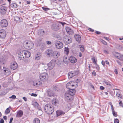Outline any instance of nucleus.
I'll return each instance as SVG.
<instances>
[{"mask_svg":"<svg viewBox=\"0 0 123 123\" xmlns=\"http://www.w3.org/2000/svg\"><path fill=\"white\" fill-rule=\"evenodd\" d=\"M44 110L46 113L49 114H52L54 110L53 107H52L51 105L50 104H47L45 105Z\"/></svg>","mask_w":123,"mask_h":123,"instance_id":"obj_1","label":"nucleus"},{"mask_svg":"<svg viewBox=\"0 0 123 123\" xmlns=\"http://www.w3.org/2000/svg\"><path fill=\"white\" fill-rule=\"evenodd\" d=\"M24 46L26 49H31L34 47V44L31 41H25L24 43Z\"/></svg>","mask_w":123,"mask_h":123,"instance_id":"obj_2","label":"nucleus"},{"mask_svg":"<svg viewBox=\"0 0 123 123\" xmlns=\"http://www.w3.org/2000/svg\"><path fill=\"white\" fill-rule=\"evenodd\" d=\"M48 76V75L46 73H44L40 74V79L41 80L43 81H45L47 80Z\"/></svg>","mask_w":123,"mask_h":123,"instance_id":"obj_3","label":"nucleus"},{"mask_svg":"<svg viewBox=\"0 0 123 123\" xmlns=\"http://www.w3.org/2000/svg\"><path fill=\"white\" fill-rule=\"evenodd\" d=\"M75 82L70 81L66 85V87L68 89H70L71 87L75 86V87L77 86L78 84Z\"/></svg>","mask_w":123,"mask_h":123,"instance_id":"obj_4","label":"nucleus"},{"mask_svg":"<svg viewBox=\"0 0 123 123\" xmlns=\"http://www.w3.org/2000/svg\"><path fill=\"white\" fill-rule=\"evenodd\" d=\"M55 62L54 60H52L48 64V68L50 70L52 69L55 66Z\"/></svg>","mask_w":123,"mask_h":123,"instance_id":"obj_5","label":"nucleus"},{"mask_svg":"<svg viewBox=\"0 0 123 123\" xmlns=\"http://www.w3.org/2000/svg\"><path fill=\"white\" fill-rule=\"evenodd\" d=\"M8 25V21L6 19H3L1 20L0 22V25L1 27H6Z\"/></svg>","mask_w":123,"mask_h":123,"instance_id":"obj_6","label":"nucleus"},{"mask_svg":"<svg viewBox=\"0 0 123 123\" xmlns=\"http://www.w3.org/2000/svg\"><path fill=\"white\" fill-rule=\"evenodd\" d=\"M22 53L23 54L25 58H28L30 57L31 56V53L28 51L24 50L21 51Z\"/></svg>","mask_w":123,"mask_h":123,"instance_id":"obj_7","label":"nucleus"},{"mask_svg":"<svg viewBox=\"0 0 123 123\" xmlns=\"http://www.w3.org/2000/svg\"><path fill=\"white\" fill-rule=\"evenodd\" d=\"M6 32L4 29L0 30V38H5L6 36Z\"/></svg>","mask_w":123,"mask_h":123,"instance_id":"obj_8","label":"nucleus"},{"mask_svg":"<svg viewBox=\"0 0 123 123\" xmlns=\"http://www.w3.org/2000/svg\"><path fill=\"white\" fill-rule=\"evenodd\" d=\"M18 67V65L17 63L15 62H12L10 65V67L11 69L13 70L16 69Z\"/></svg>","mask_w":123,"mask_h":123,"instance_id":"obj_9","label":"nucleus"},{"mask_svg":"<svg viewBox=\"0 0 123 123\" xmlns=\"http://www.w3.org/2000/svg\"><path fill=\"white\" fill-rule=\"evenodd\" d=\"M55 45L56 48L58 49H61L63 47V43L60 41L56 42L55 43Z\"/></svg>","mask_w":123,"mask_h":123,"instance_id":"obj_10","label":"nucleus"},{"mask_svg":"<svg viewBox=\"0 0 123 123\" xmlns=\"http://www.w3.org/2000/svg\"><path fill=\"white\" fill-rule=\"evenodd\" d=\"M53 51L52 49H48L45 52L46 56L48 57H52Z\"/></svg>","mask_w":123,"mask_h":123,"instance_id":"obj_11","label":"nucleus"},{"mask_svg":"<svg viewBox=\"0 0 123 123\" xmlns=\"http://www.w3.org/2000/svg\"><path fill=\"white\" fill-rule=\"evenodd\" d=\"M7 8L5 6H2L1 7L0 9V12L2 14H5Z\"/></svg>","mask_w":123,"mask_h":123,"instance_id":"obj_12","label":"nucleus"},{"mask_svg":"<svg viewBox=\"0 0 123 123\" xmlns=\"http://www.w3.org/2000/svg\"><path fill=\"white\" fill-rule=\"evenodd\" d=\"M60 55V53L58 51H53L52 57L54 58H57Z\"/></svg>","mask_w":123,"mask_h":123,"instance_id":"obj_13","label":"nucleus"},{"mask_svg":"<svg viewBox=\"0 0 123 123\" xmlns=\"http://www.w3.org/2000/svg\"><path fill=\"white\" fill-rule=\"evenodd\" d=\"M69 60L71 63H74L77 61L76 58L73 56H71L69 58Z\"/></svg>","mask_w":123,"mask_h":123,"instance_id":"obj_14","label":"nucleus"},{"mask_svg":"<svg viewBox=\"0 0 123 123\" xmlns=\"http://www.w3.org/2000/svg\"><path fill=\"white\" fill-rule=\"evenodd\" d=\"M115 56V57L119 60H123V55L121 54L118 53H116Z\"/></svg>","mask_w":123,"mask_h":123,"instance_id":"obj_15","label":"nucleus"},{"mask_svg":"<svg viewBox=\"0 0 123 123\" xmlns=\"http://www.w3.org/2000/svg\"><path fill=\"white\" fill-rule=\"evenodd\" d=\"M65 97L66 99L68 100H70L72 99H73V96L68 93H65Z\"/></svg>","mask_w":123,"mask_h":123,"instance_id":"obj_16","label":"nucleus"},{"mask_svg":"<svg viewBox=\"0 0 123 123\" xmlns=\"http://www.w3.org/2000/svg\"><path fill=\"white\" fill-rule=\"evenodd\" d=\"M23 114V112L21 110L18 111L16 113V117H20Z\"/></svg>","mask_w":123,"mask_h":123,"instance_id":"obj_17","label":"nucleus"},{"mask_svg":"<svg viewBox=\"0 0 123 123\" xmlns=\"http://www.w3.org/2000/svg\"><path fill=\"white\" fill-rule=\"evenodd\" d=\"M3 70L5 74L6 75H8L10 73V70L8 68H4Z\"/></svg>","mask_w":123,"mask_h":123,"instance_id":"obj_18","label":"nucleus"},{"mask_svg":"<svg viewBox=\"0 0 123 123\" xmlns=\"http://www.w3.org/2000/svg\"><path fill=\"white\" fill-rule=\"evenodd\" d=\"M18 57V59L20 60H22L24 59L25 58L24 55L23 53H22L21 51L19 53Z\"/></svg>","mask_w":123,"mask_h":123,"instance_id":"obj_19","label":"nucleus"},{"mask_svg":"<svg viewBox=\"0 0 123 123\" xmlns=\"http://www.w3.org/2000/svg\"><path fill=\"white\" fill-rule=\"evenodd\" d=\"M74 37L77 41L79 43L81 40V37L78 34H76L75 35Z\"/></svg>","mask_w":123,"mask_h":123,"instance_id":"obj_20","label":"nucleus"},{"mask_svg":"<svg viewBox=\"0 0 123 123\" xmlns=\"http://www.w3.org/2000/svg\"><path fill=\"white\" fill-rule=\"evenodd\" d=\"M75 92V90L74 89H70L68 92V93L71 95L73 96L74 95Z\"/></svg>","mask_w":123,"mask_h":123,"instance_id":"obj_21","label":"nucleus"},{"mask_svg":"<svg viewBox=\"0 0 123 123\" xmlns=\"http://www.w3.org/2000/svg\"><path fill=\"white\" fill-rule=\"evenodd\" d=\"M42 38H40L38 39L35 44V45L37 46H38L40 45L41 44V42L42 41Z\"/></svg>","mask_w":123,"mask_h":123,"instance_id":"obj_22","label":"nucleus"},{"mask_svg":"<svg viewBox=\"0 0 123 123\" xmlns=\"http://www.w3.org/2000/svg\"><path fill=\"white\" fill-rule=\"evenodd\" d=\"M103 84L105 85L110 87L111 86L110 82L108 81L105 80L103 81Z\"/></svg>","mask_w":123,"mask_h":123,"instance_id":"obj_23","label":"nucleus"},{"mask_svg":"<svg viewBox=\"0 0 123 123\" xmlns=\"http://www.w3.org/2000/svg\"><path fill=\"white\" fill-rule=\"evenodd\" d=\"M56 113L57 116H58L62 114H65V113L63 112L61 110H57L56 111Z\"/></svg>","mask_w":123,"mask_h":123,"instance_id":"obj_24","label":"nucleus"},{"mask_svg":"<svg viewBox=\"0 0 123 123\" xmlns=\"http://www.w3.org/2000/svg\"><path fill=\"white\" fill-rule=\"evenodd\" d=\"M75 75V74L72 72H69L68 74L69 78H71Z\"/></svg>","mask_w":123,"mask_h":123,"instance_id":"obj_25","label":"nucleus"},{"mask_svg":"<svg viewBox=\"0 0 123 123\" xmlns=\"http://www.w3.org/2000/svg\"><path fill=\"white\" fill-rule=\"evenodd\" d=\"M79 48L80 51L82 52H83L85 50L84 46L82 45H80L79 46Z\"/></svg>","mask_w":123,"mask_h":123,"instance_id":"obj_26","label":"nucleus"},{"mask_svg":"<svg viewBox=\"0 0 123 123\" xmlns=\"http://www.w3.org/2000/svg\"><path fill=\"white\" fill-rule=\"evenodd\" d=\"M33 123H40V120L38 118H35L33 120Z\"/></svg>","mask_w":123,"mask_h":123,"instance_id":"obj_27","label":"nucleus"},{"mask_svg":"<svg viewBox=\"0 0 123 123\" xmlns=\"http://www.w3.org/2000/svg\"><path fill=\"white\" fill-rule=\"evenodd\" d=\"M66 31L68 34H70V32L72 30L69 27H66Z\"/></svg>","mask_w":123,"mask_h":123,"instance_id":"obj_28","label":"nucleus"},{"mask_svg":"<svg viewBox=\"0 0 123 123\" xmlns=\"http://www.w3.org/2000/svg\"><path fill=\"white\" fill-rule=\"evenodd\" d=\"M10 111V108L9 107L6 109L5 111V114H7L9 113Z\"/></svg>","mask_w":123,"mask_h":123,"instance_id":"obj_29","label":"nucleus"},{"mask_svg":"<svg viewBox=\"0 0 123 123\" xmlns=\"http://www.w3.org/2000/svg\"><path fill=\"white\" fill-rule=\"evenodd\" d=\"M63 62L65 63H68V59L66 56H64L63 57Z\"/></svg>","mask_w":123,"mask_h":123,"instance_id":"obj_30","label":"nucleus"},{"mask_svg":"<svg viewBox=\"0 0 123 123\" xmlns=\"http://www.w3.org/2000/svg\"><path fill=\"white\" fill-rule=\"evenodd\" d=\"M41 57V54L39 53V55L38 54H37V56H36L35 58V59L36 60H38L40 59Z\"/></svg>","mask_w":123,"mask_h":123,"instance_id":"obj_31","label":"nucleus"},{"mask_svg":"<svg viewBox=\"0 0 123 123\" xmlns=\"http://www.w3.org/2000/svg\"><path fill=\"white\" fill-rule=\"evenodd\" d=\"M58 103V101H56L55 99L52 100L51 101V103L52 104L54 105H56V104Z\"/></svg>","mask_w":123,"mask_h":123,"instance_id":"obj_32","label":"nucleus"},{"mask_svg":"<svg viewBox=\"0 0 123 123\" xmlns=\"http://www.w3.org/2000/svg\"><path fill=\"white\" fill-rule=\"evenodd\" d=\"M66 42L68 43H69L71 42V39L70 38H66Z\"/></svg>","mask_w":123,"mask_h":123,"instance_id":"obj_33","label":"nucleus"},{"mask_svg":"<svg viewBox=\"0 0 123 123\" xmlns=\"http://www.w3.org/2000/svg\"><path fill=\"white\" fill-rule=\"evenodd\" d=\"M64 51L66 53V54L68 55L69 53V49L68 47H65Z\"/></svg>","mask_w":123,"mask_h":123,"instance_id":"obj_34","label":"nucleus"},{"mask_svg":"<svg viewBox=\"0 0 123 123\" xmlns=\"http://www.w3.org/2000/svg\"><path fill=\"white\" fill-rule=\"evenodd\" d=\"M44 33L45 31H43V29H41L40 30H39V34H40H40H42V35H43L44 34Z\"/></svg>","mask_w":123,"mask_h":123,"instance_id":"obj_35","label":"nucleus"},{"mask_svg":"<svg viewBox=\"0 0 123 123\" xmlns=\"http://www.w3.org/2000/svg\"><path fill=\"white\" fill-rule=\"evenodd\" d=\"M11 6L12 7H17V5L16 4L14 3L12 4L11 5Z\"/></svg>","mask_w":123,"mask_h":123,"instance_id":"obj_36","label":"nucleus"},{"mask_svg":"<svg viewBox=\"0 0 123 123\" xmlns=\"http://www.w3.org/2000/svg\"><path fill=\"white\" fill-rule=\"evenodd\" d=\"M112 113L113 116L115 117H117L118 116V115L117 112H116L115 111H112Z\"/></svg>","mask_w":123,"mask_h":123,"instance_id":"obj_37","label":"nucleus"},{"mask_svg":"<svg viewBox=\"0 0 123 123\" xmlns=\"http://www.w3.org/2000/svg\"><path fill=\"white\" fill-rule=\"evenodd\" d=\"M92 60L93 63L96 65L97 64V61H95V59L94 57H93L91 59Z\"/></svg>","mask_w":123,"mask_h":123,"instance_id":"obj_38","label":"nucleus"},{"mask_svg":"<svg viewBox=\"0 0 123 123\" xmlns=\"http://www.w3.org/2000/svg\"><path fill=\"white\" fill-rule=\"evenodd\" d=\"M33 86H38V83L35 81L33 82Z\"/></svg>","mask_w":123,"mask_h":123,"instance_id":"obj_39","label":"nucleus"},{"mask_svg":"<svg viewBox=\"0 0 123 123\" xmlns=\"http://www.w3.org/2000/svg\"><path fill=\"white\" fill-rule=\"evenodd\" d=\"M43 9L45 11H47L48 10H49L50 9L48 8H45L43 7H42Z\"/></svg>","mask_w":123,"mask_h":123,"instance_id":"obj_40","label":"nucleus"},{"mask_svg":"<svg viewBox=\"0 0 123 123\" xmlns=\"http://www.w3.org/2000/svg\"><path fill=\"white\" fill-rule=\"evenodd\" d=\"M101 41L103 44L105 45H107V42L101 39Z\"/></svg>","mask_w":123,"mask_h":123,"instance_id":"obj_41","label":"nucleus"},{"mask_svg":"<svg viewBox=\"0 0 123 123\" xmlns=\"http://www.w3.org/2000/svg\"><path fill=\"white\" fill-rule=\"evenodd\" d=\"M14 19L16 21H19L20 20L19 18L18 17H15L14 18Z\"/></svg>","mask_w":123,"mask_h":123,"instance_id":"obj_42","label":"nucleus"},{"mask_svg":"<svg viewBox=\"0 0 123 123\" xmlns=\"http://www.w3.org/2000/svg\"><path fill=\"white\" fill-rule=\"evenodd\" d=\"M33 104L34 106L36 107H38L39 106V105L38 103L37 102H34Z\"/></svg>","mask_w":123,"mask_h":123,"instance_id":"obj_43","label":"nucleus"},{"mask_svg":"<svg viewBox=\"0 0 123 123\" xmlns=\"http://www.w3.org/2000/svg\"><path fill=\"white\" fill-rule=\"evenodd\" d=\"M117 95L118 96V97H119L120 98H122V95L119 93H117Z\"/></svg>","mask_w":123,"mask_h":123,"instance_id":"obj_44","label":"nucleus"},{"mask_svg":"<svg viewBox=\"0 0 123 123\" xmlns=\"http://www.w3.org/2000/svg\"><path fill=\"white\" fill-rule=\"evenodd\" d=\"M119 104L120 106L123 107V103L121 101H120L119 103Z\"/></svg>","mask_w":123,"mask_h":123,"instance_id":"obj_45","label":"nucleus"},{"mask_svg":"<svg viewBox=\"0 0 123 123\" xmlns=\"http://www.w3.org/2000/svg\"><path fill=\"white\" fill-rule=\"evenodd\" d=\"M16 96L14 95H12L11 97H9V98H12L14 99L16 98Z\"/></svg>","mask_w":123,"mask_h":123,"instance_id":"obj_46","label":"nucleus"},{"mask_svg":"<svg viewBox=\"0 0 123 123\" xmlns=\"http://www.w3.org/2000/svg\"><path fill=\"white\" fill-rule=\"evenodd\" d=\"M114 122V123H119V121L118 119L116 118L115 119Z\"/></svg>","mask_w":123,"mask_h":123,"instance_id":"obj_47","label":"nucleus"},{"mask_svg":"<svg viewBox=\"0 0 123 123\" xmlns=\"http://www.w3.org/2000/svg\"><path fill=\"white\" fill-rule=\"evenodd\" d=\"M96 65V68L98 71H99V70L100 67L97 64Z\"/></svg>","mask_w":123,"mask_h":123,"instance_id":"obj_48","label":"nucleus"},{"mask_svg":"<svg viewBox=\"0 0 123 123\" xmlns=\"http://www.w3.org/2000/svg\"><path fill=\"white\" fill-rule=\"evenodd\" d=\"M31 95L34 97H36L37 96V95L36 94L34 93H32L31 94Z\"/></svg>","mask_w":123,"mask_h":123,"instance_id":"obj_49","label":"nucleus"},{"mask_svg":"<svg viewBox=\"0 0 123 123\" xmlns=\"http://www.w3.org/2000/svg\"><path fill=\"white\" fill-rule=\"evenodd\" d=\"M46 43L48 45L51 44V42L50 41H46Z\"/></svg>","mask_w":123,"mask_h":123,"instance_id":"obj_50","label":"nucleus"},{"mask_svg":"<svg viewBox=\"0 0 123 123\" xmlns=\"http://www.w3.org/2000/svg\"><path fill=\"white\" fill-rule=\"evenodd\" d=\"M104 53L106 54H108L109 53L108 51L106 50H104Z\"/></svg>","mask_w":123,"mask_h":123,"instance_id":"obj_51","label":"nucleus"},{"mask_svg":"<svg viewBox=\"0 0 123 123\" xmlns=\"http://www.w3.org/2000/svg\"><path fill=\"white\" fill-rule=\"evenodd\" d=\"M105 89V87L103 86H101L100 87V89L102 90H104Z\"/></svg>","mask_w":123,"mask_h":123,"instance_id":"obj_52","label":"nucleus"},{"mask_svg":"<svg viewBox=\"0 0 123 123\" xmlns=\"http://www.w3.org/2000/svg\"><path fill=\"white\" fill-rule=\"evenodd\" d=\"M101 63L104 67L105 66V62L104 61L102 60L101 62Z\"/></svg>","mask_w":123,"mask_h":123,"instance_id":"obj_53","label":"nucleus"},{"mask_svg":"<svg viewBox=\"0 0 123 123\" xmlns=\"http://www.w3.org/2000/svg\"><path fill=\"white\" fill-rule=\"evenodd\" d=\"M88 30L90 31L91 32H93L94 31V30L92 29L91 28H89L88 29Z\"/></svg>","mask_w":123,"mask_h":123,"instance_id":"obj_54","label":"nucleus"},{"mask_svg":"<svg viewBox=\"0 0 123 123\" xmlns=\"http://www.w3.org/2000/svg\"><path fill=\"white\" fill-rule=\"evenodd\" d=\"M92 74L94 76H95L96 75V73L95 71H93L92 73Z\"/></svg>","mask_w":123,"mask_h":123,"instance_id":"obj_55","label":"nucleus"},{"mask_svg":"<svg viewBox=\"0 0 123 123\" xmlns=\"http://www.w3.org/2000/svg\"><path fill=\"white\" fill-rule=\"evenodd\" d=\"M0 123H4V121L3 119H1L0 121Z\"/></svg>","mask_w":123,"mask_h":123,"instance_id":"obj_56","label":"nucleus"},{"mask_svg":"<svg viewBox=\"0 0 123 123\" xmlns=\"http://www.w3.org/2000/svg\"><path fill=\"white\" fill-rule=\"evenodd\" d=\"M13 120V118L11 117L10 119V121L9 123H12V122Z\"/></svg>","mask_w":123,"mask_h":123,"instance_id":"obj_57","label":"nucleus"},{"mask_svg":"<svg viewBox=\"0 0 123 123\" xmlns=\"http://www.w3.org/2000/svg\"><path fill=\"white\" fill-rule=\"evenodd\" d=\"M23 99L25 101H26L27 100V99L25 97H23Z\"/></svg>","mask_w":123,"mask_h":123,"instance_id":"obj_58","label":"nucleus"},{"mask_svg":"<svg viewBox=\"0 0 123 123\" xmlns=\"http://www.w3.org/2000/svg\"><path fill=\"white\" fill-rule=\"evenodd\" d=\"M115 72L116 74H117L118 73V72L117 70V69H116L115 70Z\"/></svg>","mask_w":123,"mask_h":123,"instance_id":"obj_59","label":"nucleus"},{"mask_svg":"<svg viewBox=\"0 0 123 123\" xmlns=\"http://www.w3.org/2000/svg\"><path fill=\"white\" fill-rule=\"evenodd\" d=\"M95 33L97 34H99L101 33L100 32L98 31H96L95 32Z\"/></svg>","mask_w":123,"mask_h":123,"instance_id":"obj_60","label":"nucleus"},{"mask_svg":"<svg viewBox=\"0 0 123 123\" xmlns=\"http://www.w3.org/2000/svg\"><path fill=\"white\" fill-rule=\"evenodd\" d=\"M105 62L106 64L107 65H109V62L107 61H105Z\"/></svg>","mask_w":123,"mask_h":123,"instance_id":"obj_61","label":"nucleus"},{"mask_svg":"<svg viewBox=\"0 0 123 123\" xmlns=\"http://www.w3.org/2000/svg\"><path fill=\"white\" fill-rule=\"evenodd\" d=\"M90 86L91 87H92L93 89H94V87L93 85L92 84H91Z\"/></svg>","mask_w":123,"mask_h":123,"instance_id":"obj_62","label":"nucleus"},{"mask_svg":"<svg viewBox=\"0 0 123 123\" xmlns=\"http://www.w3.org/2000/svg\"><path fill=\"white\" fill-rule=\"evenodd\" d=\"M79 56L80 57H81L82 56V53L80 52H79Z\"/></svg>","mask_w":123,"mask_h":123,"instance_id":"obj_63","label":"nucleus"},{"mask_svg":"<svg viewBox=\"0 0 123 123\" xmlns=\"http://www.w3.org/2000/svg\"><path fill=\"white\" fill-rule=\"evenodd\" d=\"M3 118L5 120H6L7 119V117L6 116H4L3 117Z\"/></svg>","mask_w":123,"mask_h":123,"instance_id":"obj_64","label":"nucleus"}]
</instances>
